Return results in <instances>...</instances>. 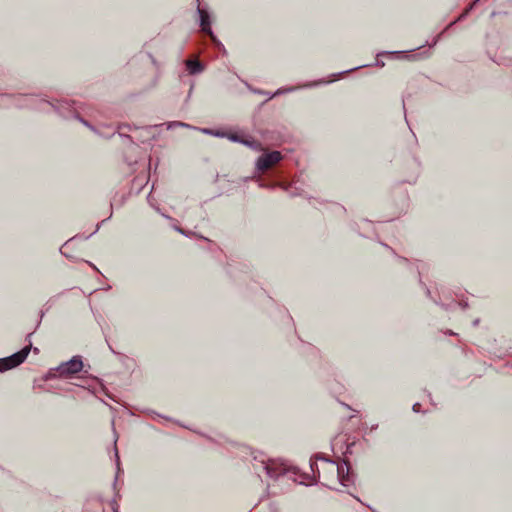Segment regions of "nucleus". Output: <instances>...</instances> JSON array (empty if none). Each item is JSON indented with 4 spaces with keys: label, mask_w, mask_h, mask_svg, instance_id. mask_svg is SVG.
Masks as SVG:
<instances>
[{
    "label": "nucleus",
    "mask_w": 512,
    "mask_h": 512,
    "mask_svg": "<svg viewBox=\"0 0 512 512\" xmlns=\"http://www.w3.org/2000/svg\"><path fill=\"white\" fill-rule=\"evenodd\" d=\"M263 468L266 470V473L269 477H277L285 471V468L277 464L275 461L269 460L268 462H262Z\"/></svg>",
    "instance_id": "obj_5"
},
{
    "label": "nucleus",
    "mask_w": 512,
    "mask_h": 512,
    "mask_svg": "<svg viewBox=\"0 0 512 512\" xmlns=\"http://www.w3.org/2000/svg\"><path fill=\"white\" fill-rule=\"evenodd\" d=\"M186 65L192 74L198 73L202 70L200 63L196 60H187Z\"/></svg>",
    "instance_id": "obj_7"
},
{
    "label": "nucleus",
    "mask_w": 512,
    "mask_h": 512,
    "mask_svg": "<svg viewBox=\"0 0 512 512\" xmlns=\"http://www.w3.org/2000/svg\"><path fill=\"white\" fill-rule=\"evenodd\" d=\"M281 159V153L278 151H273L271 153L262 155L257 161V167L259 170L263 171L278 163Z\"/></svg>",
    "instance_id": "obj_3"
},
{
    "label": "nucleus",
    "mask_w": 512,
    "mask_h": 512,
    "mask_svg": "<svg viewBox=\"0 0 512 512\" xmlns=\"http://www.w3.org/2000/svg\"><path fill=\"white\" fill-rule=\"evenodd\" d=\"M30 349L28 347L23 348L21 351L0 359V372L12 369L20 365L28 356Z\"/></svg>",
    "instance_id": "obj_1"
},
{
    "label": "nucleus",
    "mask_w": 512,
    "mask_h": 512,
    "mask_svg": "<svg viewBox=\"0 0 512 512\" xmlns=\"http://www.w3.org/2000/svg\"><path fill=\"white\" fill-rule=\"evenodd\" d=\"M203 133H206V134H211V135H215V136H224L223 133H219V132H213L212 130L210 129H202L201 130Z\"/></svg>",
    "instance_id": "obj_9"
},
{
    "label": "nucleus",
    "mask_w": 512,
    "mask_h": 512,
    "mask_svg": "<svg viewBox=\"0 0 512 512\" xmlns=\"http://www.w3.org/2000/svg\"><path fill=\"white\" fill-rule=\"evenodd\" d=\"M200 19H201V28L202 31L208 33L213 40H215V37L212 33V30L210 28V21H209V15L205 10L199 9Z\"/></svg>",
    "instance_id": "obj_6"
},
{
    "label": "nucleus",
    "mask_w": 512,
    "mask_h": 512,
    "mask_svg": "<svg viewBox=\"0 0 512 512\" xmlns=\"http://www.w3.org/2000/svg\"><path fill=\"white\" fill-rule=\"evenodd\" d=\"M228 138L231 139L232 141H240V138L235 134L228 135ZM241 142L246 145H250V142L247 140H241Z\"/></svg>",
    "instance_id": "obj_8"
},
{
    "label": "nucleus",
    "mask_w": 512,
    "mask_h": 512,
    "mask_svg": "<svg viewBox=\"0 0 512 512\" xmlns=\"http://www.w3.org/2000/svg\"><path fill=\"white\" fill-rule=\"evenodd\" d=\"M330 470L332 472H336L337 473V476H338V479L340 481V483L343 485V486H346L347 485V481H348V471H349V466H348V463L347 462H342L338 465H335L334 463H329L328 464Z\"/></svg>",
    "instance_id": "obj_4"
},
{
    "label": "nucleus",
    "mask_w": 512,
    "mask_h": 512,
    "mask_svg": "<svg viewBox=\"0 0 512 512\" xmlns=\"http://www.w3.org/2000/svg\"><path fill=\"white\" fill-rule=\"evenodd\" d=\"M419 406H420L419 404H415V405L413 406V410H414V411H418Z\"/></svg>",
    "instance_id": "obj_10"
},
{
    "label": "nucleus",
    "mask_w": 512,
    "mask_h": 512,
    "mask_svg": "<svg viewBox=\"0 0 512 512\" xmlns=\"http://www.w3.org/2000/svg\"><path fill=\"white\" fill-rule=\"evenodd\" d=\"M83 368V362L80 357H73L70 361L62 364L58 368L60 375L69 376L81 371Z\"/></svg>",
    "instance_id": "obj_2"
}]
</instances>
